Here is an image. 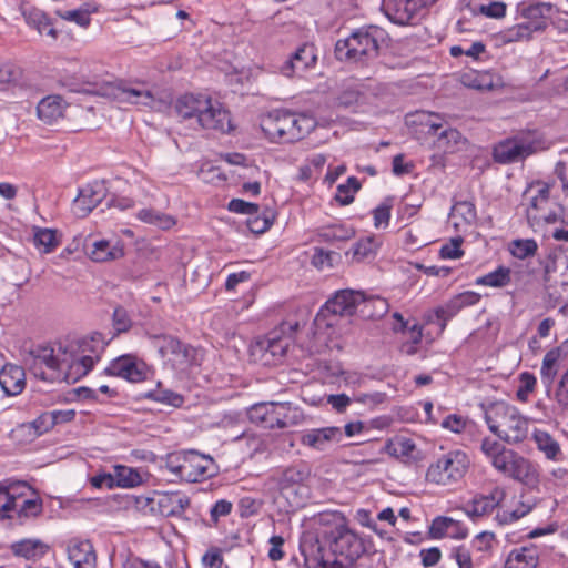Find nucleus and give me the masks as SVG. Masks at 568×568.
<instances>
[{
	"instance_id": "obj_31",
	"label": "nucleus",
	"mask_w": 568,
	"mask_h": 568,
	"mask_svg": "<svg viewBox=\"0 0 568 568\" xmlns=\"http://www.w3.org/2000/svg\"><path fill=\"white\" fill-rule=\"evenodd\" d=\"M449 220L458 231L471 226L477 220L475 204L470 201L456 202L450 210Z\"/></svg>"
},
{
	"instance_id": "obj_46",
	"label": "nucleus",
	"mask_w": 568,
	"mask_h": 568,
	"mask_svg": "<svg viewBox=\"0 0 568 568\" xmlns=\"http://www.w3.org/2000/svg\"><path fill=\"white\" fill-rule=\"evenodd\" d=\"M354 232L352 229L345 227L343 225H331L324 227L320 232V236L326 242H343L352 239Z\"/></svg>"
},
{
	"instance_id": "obj_2",
	"label": "nucleus",
	"mask_w": 568,
	"mask_h": 568,
	"mask_svg": "<svg viewBox=\"0 0 568 568\" xmlns=\"http://www.w3.org/2000/svg\"><path fill=\"white\" fill-rule=\"evenodd\" d=\"M178 116L194 129L227 133L232 130L230 112L203 94H184L174 104Z\"/></svg>"
},
{
	"instance_id": "obj_39",
	"label": "nucleus",
	"mask_w": 568,
	"mask_h": 568,
	"mask_svg": "<svg viewBox=\"0 0 568 568\" xmlns=\"http://www.w3.org/2000/svg\"><path fill=\"white\" fill-rule=\"evenodd\" d=\"M33 243L37 248L44 253H51L60 244L55 230L38 229L33 236Z\"/></svg>"
},
{
	"instance_id": "obj_3",
	"label": "nucleus",
	"mask_w": 568,
	"mask_h": 568,
	"mask_svg": "<svg viewBox=\"0 0 568 568\" xmlns=\"http://www.w3.org/2000/svg\"><path fill=\"white\" fill-rule=\"evenodd\" d=\"M369 306L376 308L379 316L387 311V303L384 298H365L361 292L352 290L338 291L332 298H329L315 317V325L317 328L334 327L338 324L339 318L349 317L361 308L362 313Z\"/></svg>"
},
{
	"instance_id": "obj_22",
	"label": "nucleus",
	"mask_w": 568,
	"mask_h": 568,
	"mask_svg": "<svg viewBox=\"0 0 568 568\" xmlns=\"http://www.w3.org/2000/svg\"><path fill=\"white\" fill-rule=\"evenodd\" d=\"M106 189L103 182L95 181L82 187L74 200L73 211L80 216H87L104 199Z\"/></svg>"
},
{
	"instance_id": "obj_11",
	"label": "nucleus",
	"mask_w": 568,
	"mask_h": 568,
	"mask_svg": "<svg viewBox=\"0 0 568 568\" xmlns=\"http://www.w3.org/2000/svg\"><path fill=\"white\" fill-rule=\"evenodd\" d=\"M491 466L505 477L511 478L527 487L535 488L540 483L537 465L517 452L506 448L494 459Z\"/></svg>"
},
{
	"instance_id": "obj_12",
	"label": "nucleus",
	"mask_w": 568,
	"mask_h": 568,
	"mask_svg": "<svg viewBox=\"0 0 568 568\" xmlns=\"http://www.w3.org/2000/svg\"><path fill=\"white\" fill-rule=\"evenodd\" d=\"M335 556L333 562L323 560V568H349L365 552L363 540L347 526L325 545Z\"/></svg>"
},
{
	"instance_id": "obj_38",
	"label": "nucleus",
	"mask_w": 568,
	"mask_h": 568,
	"mask_svg": "<svg viewBox=\"0 0 568 568\" xmlns=\"http://www.w3.org/2000/svg\"><path fill=\"white\" fill-rule=\"evenodd\" d=\"M511 281V271L508 267L499 266L494 272H490L476 280L477 285L490 287H505Z\"/></svg>"
},
{
	"instance_id": "obj_20",
	"label": "nucleus",
	"mask_w": 568,
	"mask_h": 568,
	"mask_svg": "<svg viewBox=\"0 0 568 568\" xmlns=\"http://www.w3.org/2000/svg\"><path fill=\"white\" fill-rule=\"evenodd\" d=\"M41 513L42 500L40 498L24 499L21 505H16L6 494V489H0V516L2 518H13L16 515L19 519H30L38 517Z\"/></svg>"
},
{
	"instance_id": "obj_49",
	"label": "nucleus",
	"mask_w": 568,
	"mask_h": 568,
	"mask_svg": "<svg viewBox=\"0 0 568 568\" xmlns=\"http://www.w3.org/2000/svg\"><path fill=\"white\" fill-rule=\"evenodd\" d=\"M274 221L273 212H265L262 216L255 214L251 215L247 220V227L252 233L262 234L267 231Z\"/></svg>"
},
{
	"instance_id": "obj_15",
	"label": "nucleus",
	"mask_w": 568,
	"mask_h": 568,
	"mask_svg": "<svg viewBox=\"0 0 568 568\" xmlns=\"http://www.w3.org/2000/svg\"><path fill=\"white\" fill-rule=\"evenodd\" d=\"M310 476L306 467L291 466L284 469L277 478H274L280 494L291 508L302 507L307 498V487L304 485Z\"/></svg>"
},
{
	"instance_id": "obj_4",
	"label": "nucleus",
	"mask_w": 568,
	"mask_h": 568,
	"mask_svg": "<svg viewBox=\"0 0 568 568\" xmlns=\"http://www.w3.org/2000/svg\"><path fill=\"white\" fill-rule=\"evenodd\" d=\"M386 38V31L376 26L358 29L336 42V58L341 61L367 64L378 57L381 44Z\"/></svg>"
},
{
	"instance_id": "obj_35",
	"label": "nucleus",
	"mask_w": 568,
	"mask_h": 568,
	"mask_svg": "<svg viewBox=\"0 0 568 568\" xmlns=\"http://www.w3.org/2000/svg\"><path fill=\"white\" fill-rule=\"evenodd\" d=\"M479 300V294L475 292H464L457 295L454 300H452L450 303L446 306V308L437 310V317L446 321L453 317L463 307L477 304Z\"/></svg>"
},
{
	"instance_id": "obj_25",
	"label": "nucleus",
	"mask_w": 568,
	"mask_h": 568,
	"mask_svg": "<svg viewBox=\"0 0 568 568\" xmlns=\"http://www.w3.org/2000/svg\"><path fill=\"white\" fill-rule=\"evenodd\" d=\"M67 552L74 568H95L97 566V555L89 540L71 539Z\"/></svg>"
},
{
	"instance_id": "obj_33",
	"label": "nucleus",
	"mask_w": 568,
	"mask_h": 568,
	"mask_svg": "<svg viewBox=\"0 0 568 568\" xmlns=\"http://www.w3.org/2000/svg\"><path fill=\"white\" fill-rule=\"evenodd\" d=\"M532 438L538 450L541 452L548 460L559 462L562 459L561 447L549 433L535 429Z\"/></svg>"
},
{
	"instance_id": "obj_57",
	"label": "nucleus",
	"mask_w": 568,
	"mask_h": 568,
	"mask_svg": "<svg viewBox=\"0 0 568 568\" xmlns=\"http://www.w3.org/2000/svg\"><path fill=\"white\" fill-rule=\"evenodd\" d=\"M392 203L389 200L384 201L374 211V225L375 227L387 226L390 219Z\"/></svg>"
},
{
	"instance_id": "obj_27",
	"label": "nucleus",
	"mask_w": 568,
	"mask_h": 568,
	"mask_svg": "<svg viewBox=\"0 0 568 568\" xmlns=\"http://www.w3.org/2000/svg\"><path fill=\"white\" fill-rule=\"evenodd\" d=\"M316 62V55L312 45L304 44L281 68L286 77L301 74L312 68Z\"/></svg>"
},
{
	"instance_id": "obj_61",
	"label": "nucleus",
	"mask_w": 568,
	"mask_h": 568,
	"mask_svg": "<svg viewBox=\"0 0 568 568\" xmlns=\"http://www.w3.org/2000/svg\"><path fill=\"white\" fill-rule=\"evenodd\" d=\"M227 209L231 212L240 213V214H247V215H255L258 213V205L246 202L241 199H233L229 202Z\"/></svg>"
},
{
	"instance_id": "obj_16",
	"label": "nucleus",
	"mask_w": 568,
	"mask_h": 568,
	"mask_svg": "<svg viewBox=\"0 0 568 568\" xmlns=\"http://www.w3.org/2000/svg\"><path fill=\"white\" fill-rule=\"evenodd\" d=\"M170 469L181 478L197 483L213 477L217 473V467L210 456L190 450L184 453L182 462L178 465L169 464Z\"/></svg>"
},
{
	"instance_id": "obj_1",
	"label": "nucleus",
	"mask_w": 568,
	"mask_h": 568,
	"mask_svg": "<svg viewBox=\"0 0 568 568\" xmlns=\"http://www.w3.org/2000/svg\"><path fill=\"white\" fill-rule=\"evenodd\" d=\"M60 84L71 92H82L112 99L119 103L152 106L154 97L152 92L142 85H125L106 82L97 75H89L83 69L79 74L62 75Z\"/></svg>"
},
{
	"instance_id": "obj_34",
	"label": "nucleus",
	"mask_w": 568,
	"mask_h": 568,
	"mask_svg": "<svg viewBox=\"0 0 568 568\" xmlns=\"http://www.w3.org/2000/svg\"><path fill=\"white\" fill-rule=\"evenodd\" d=\"M538 560L537 548L521 547L510 551L506 560V568H537Z\"/></svg>"
},
{
	"instance_id": "obj_58",
	"label": "nucleus",
	"mask_w": 568,
	"mask_h": 568,
	"mask_svg": "<svg viewBox=\"0 0 568 568\" xmlns=\"http://www.w3.org/2000/svg\"><path fill=\"white\" fill-rule=\"evenodd\" d=\"M262 508V501L253 497H243L239 503V510L241 517H251L256 515Z\"/></svg>"
},
{
	"instance_id": "obj_54",
	"label": "nucleus",
	"mask_w": 568,
	"mask_h": 568,
	"mask_svg": "<svg viewBox=\"0 0 568 568\" xmlns=\"http://www.w3.org/2000/svg\"><path fill=\"white\" fill-rule=\"evenodd\" d=\"M39 547H41L40 541L27 539L13 544L11 548L14 555L29 559L37 555Z\"/></svg>"
},
{
	"instance_id": "obj_19",
	"label": "nucleus",
	"mask_w": 568,
	"mask_h": 568,
	"mask_svg": "<svg viewBox=\"0 0 568 568\" xmlns=\"http://www.w3.org/2000/svg\"><path fill=\"white\" fill-rule=\"evenodd\" d=\"M506 491L496 486L488 494H476L463 506L465 514L471 519L490 515L505 499Z\"/></svg>"
},
{
	"instance_id": "obj_50",
	"label": "nucleus",
	"mask_w": 568,
	"mask_h": 568,
	"mask_svg": "<svg viewBox=\"0 0 568 568\" xmlns=\"http://www.w3.org/2000/svg\"><path fill=\"white\" fill-rule=\"evenodd\" d=\"M149 397L155 402L170 405L173 407H181L184 403V398L182 395L169 389L153 390L149 394Z\"/></svg>"
},
{
	"instance_id": "obj_30",
	"label": "nucleus",
	"mask_w": 568,
	"mask_h": 568,
	"mask_svg": "<svg viewBox=\"0 0 568 568\" xmlns=\"http://www.w3.org/2000/svg\"><path fill=\"white\" fill-rule=\"evenodd\" d=\"M407 123L416 126V133L437 134L444 126V119L438 113L417 111L407 116Z\"/></svg>"
},
{
	"instance_id": "obj_7",
	"label": "nucleus",
	"mask_w": 568,
	"mask_h": 568,
	"mask_svg": "<svg viewBox=\"0 0 568 568\" xmlns=\"http://www.w3.org/2000/svg\"><path fill=\"white\" fill-rule=\"evenodd\" d=\"M62 343L58 348L52 346H37L30 349L23 357V365L34 377L44 382H67L69 358L64 354Z\"/></svg>"
},
{
	"instance_id": "obj_24",
	"label": "nucleus",
	"mask_w": 568,
	"mask_h": 568,
	"mask_svg": "<svg viewBox=\"0 0 568 568\" xmlns=\"http://www.w3.org/2000/svg\"><path fill=\"white\" fill-rule=\"evenodd\" d=\"M424 8L417 0H387L384 2L385 14L397 24L409 23Z\"/></svg>"
},
{
	"instance_id": "obj_59",
	"label": "nucleus",
	"mask_w": 568,
	"mask_h": 568,
	"mask_svg": "<svg viewBox=\"0 0 568 568\" xmlns=\"http://www.w3.org/2000/svg\"><path fill=\"white\" fill-rule=\"evenodd\" d=\"M408 336L409 344L406 345L405 352L408 355H413L416 353L415 345L419 344L423 337V328L419 324L415 323L412 326H407L405 332Z\"/></svg>"
},
{
	"instance_id": "obj_23",
	"label": "nucleus",
	"mask_w": 568,
	"mask_h": 568,
	"mask_svg": "<svg viewBox=\"0 0 568 568\" xmlns=\"http://www.w3.org/2000/svg\"><path fill=\"white\" fill-rule=\"evenodd\" d=\"M155 515L181 517L190 506V498L180 491L155 494Z\"/></svg>"
},
{
	"instance_id": "obj_10",
	"label": "nucleus",
	"mask_w": 568,
	"mask_h": 568,
	"mask_svg": "<svg viewBox=\"0 0 568 568\" xmlns=\"http://www.w3.org/2000/svg\"><path fill=\"white\" fill-rule=\"evenodd\" d=\"M247 417L265 429H283L297 425L302 419V413L290 403L262 402L248 408Z\"/></svg>"
},
{
	"instance_id": "obj_62",
	"label": "nucleus",
	"mask_w": 568,
	"mask_h": 568,
	"mask_svg": "<svg viewBox=\"0 0 568 568\" xmlns=\"http://www.w3.org/2000/svg\"><path fill=\"white\" fill-rule=\"evenodd\" d=\"M463 240L460 237L452 239L449 243H446L442 246L439 254L443 258H459L463 256L464 252L462 251Z\"/></svg>"
},
{
	"instance_id": "obj_14",
	"label": "nucleus",
	"mask_w": 568,
	"mask_h": 568,
	"mask_svg": "<svg viewBox=\"0 0 568 568\" xmlns=\"http://www.w3.org/2000/svg\"><path fill=\"white\" fill-rule=\"evenodd\" d=\"M469 466L467 455L460 450H452L430 464L426 471V480L437 485H452L459 481Z\"/></svg>"
},
{
	"instance_id": "obj_45",
	"label": "nucleus",
	"mask_w": 568,
	"mask_h": 568,
	"mask_svg": "<svg viewBox=\"0 0 568 568\" xmlns=\"http://www.w3.org/2000/svg\"><path fill=\"white\" fill-rule=\"evenodd\" d=\"M558 353L556 351H549L546 353L541 364V379L545 384L551 385L557 374V362Z\"/></svg>"
},
{
	"instance_id": "obj_43",
	"label": "nucleus",
	"mask_w": 568,
	"mask_h": 568,
	"mask_svg": "<svg viewBox=\"0 0 568 568\" xmlns=\"http://www.w3.org/2000/svg\"><path fill=\"white\" fill-rule=\"evenodd\" d=\"M361 189V184L355 176H349L344 184L337 186L335 200L341 205H348L354 201V194Z\"/></svg>"
},
{
	"instance_id": "obj_37",
	"label": "nucleus",
	"mask_w": 568,
	"mask_h": 568,
	"mask_svg": "<svg viewBox=\"0 0 568 568\" xmlns=\"http://www.w3.org/2000/svg\"><path fill=\"white\" fill-rule=\"evenodd\" d=\"M113 485L119 487L130 488L142 484V476L140 473L131 467L118 465L114 467Z\"/></svg>"
},
{
	"instance_id": "obj_64",
	"label": "nucleus",
	"mask_w": 568,
	"mask_h": 568,
	"mask_svg": "<svg viewBox=\"0 0 568 568\" xmlns=\"http://www.w3.org/2000/svg\"><path fill=\"white\" fill-rule=\"evenodd\" d=\"M452 557L456 560L458 568H474L471 554L466 547L459 546L455 548Z\"/></svg>"
},
{
	"instance_id": "obj_51",
	"label": "nucleus",
	"mask_w": 568,
	"mask_h": 568,
	"mask_svg": "<svg viewBox=\"0 0 568 568\" xmlns=\"http://www.w3.org/2000/svg\"><path fill=\"white\" fill-rule=\"evenodd\" d=\"M265 354L274 358H282L288 348V341L278 336L268 337L263 345Z\"/></svg>"
},
{
	"instance_id": "obj_41",
	"label": "nucleus",
	"mask_w": 568,
	"mask_h": 568,
	"mask_svg": "<svg viewBox=\"0 0 568 568\" xmlns=\"http://www.w3.org/2000/svg\"><path fill=\"white\" fill-rule=\"evenodd\" d=\"M436 146L444 152H454L463 143L462 133L453 128L444 129L437 136Z\"/></svg>"
},
{
	"instance_id": "obj_53",
	"label": "nucleus",
	"mask_w": 568,
	"mask_h": 568,
	"mask_svg": "<svg viewBox=\"0 0 568 568\" xmlns=\"http://www.w3.org/2000/svg\"><path fill=\"white\" fill-rule=\"evenodd\" d=\"M112 324L116 334L125 333L131 328L132 321L125 308L119 306L114 310Z\"/></svg>"
},
{
	"instance_id": "obj_60",
	"label": "nucleus",
	"mask_w": 568,
	"mask_h": 568,
	"mask_svg": "<svg viewBox=\"0 0 568 568\" xmlns=\"http://www.w3.org/2000/svg\"><path fill=\"white\" fill-rule=\"evenodd\" d=\"M506 447L497 440L491 438H484L480 443V450L490 460V464L496 459Z\"/></svg>"
},
{
	"instance_id": "obj_6",
	"label": "nucleus",
	"mask_w": 568,
	"mask_h": 568,
	"mask_svg": "<svg viewBox=\"0 0 568 568\" xmlns=\"http://www.w3.org/2000/svg\"><path fill=\"white\" fill-rule=\"evenodd\" d=\"M551 142L537 130H524L508 136L493 148V159L499 164L518 163L527 158L546 151Z\"/></svg>"
},
{
	"instance_id": "obj_42",
	"label": "nucleus",
	"mask_w": 568,
	"mask_h": 568,
	"mask_svg": "<svg viewBox=\"0 0 568 568\" xmlns=\"http://www.w3.org/2000/svg\"><path fill=\"white\" fill-rule=\"evenodd\" d=\"M534 33L526 22H521L504 30L501 38L506 43L529 41Z\"/></svg>"
},
{
	"instance_id": "obj_5",
	"label": "nucleus",
	"mask_w": 568,
	"mask_h": 568,
	"mask_svg": "<svg viewBox=\"0 0 568 568\" xmlns=\"http://www.w3.org/2000/svg\"><path fill=\"white\" fill-rule=\"evenodd\" d=\"M485 420L489 430L509 445L523 443L528 437V418L504 402L490 405L485 412Z\"/></svg>"
},
{
	"instance_id": "obj_32",
	"label": "nucleus",
	"mask_w": 568,
	"mask_h": 568,
	"mask_svg": "<svg viewBox=\"0 0 568 568\" xmlns=\"http://www.w3.org/2000/svg\"><path fill=\"white\" fill-rule=\"evenodd\" d=\"M88 255L94 262H109L121 258L124 251L119 242L112 243L108 240H100L92 243Z\"/></svg>"
},
{
	"instance_id": "obj_52",
	"label": "nucleus",
	"mask_w": 568,
	"mask_h": 568,
	"mask_svg": "<svg viewBox=\"0 0 568 568\" xmlns=\"http://www.w3.org/2000/svg\"><path fill=\"white\" fill-rule=\"evenodd\" d=\"M91 12L88 9H74L59 12V16L65 21H72L80 27H88L91 22Z\"/></svg>"
},
{
	"instance_id": "obj_44",
	"label": "nucleus",
	"mask_w": 568,
	"mask_h": 568,
	"mask_svg": "<svg viewBox=\"0 0 568 568\" xmlns=\"http://www.w3.org/2000/svg\"><path fill=\"white\" fill-rule=\"evenodd\" d=\"M0 489H6L13 504L21 505L22 500L27 499L26 495L30 487L23 481L2 480Z\"/></svg>"
},
{
	"instance_id": "obj_47",
	"label": "nucleus",
	"mask_w": 568,
	"mask_h": 568,
	"mask_svg": "<svg viewBox=\"0 0 568 568\" xmlns=\"http://www.w3.org/2000/svg\"><path fill=\"white\" fill-rule=\"evenodd\" d=\"M532 507H534V505L530 503H527V504L520 503L513 511H503V513L498 511L496 514L495 519L500 525L510 524V523H514V521L523 518L527 514H529L531 511Z\"/></svg>"
},
{
	"instance_id": "obj_9",
	"label": "nucleus",
	"mask_w": 568,
	"mask_h": 568,
	"mask_svg": "<svg viewBox=\"0 0 568 568\" xmlns=\"http://www.w3.org/2000/svg\"><path fill=\"white\" fill-rule=\"evenodd\" d=\"M105 345L106 343L101 333H94L77 342L63 344L65 347L64 354L69 358L67 383H75L85 376L92 369L95 362L100 359Z\"/></svg>"
},
{
	"instance_id": "obj_17",
	"label": "nucleus",
	"mask_w": 568,
	"mask_h": 568,
	"mask_svg": "<svg viewBox=\"0 0 568 568\" xmlns=\"http://www.w3.org/2000/svg\"><path fill=\"white\" fill-rule=\"evenodd\" d=\"M104 373L109 376L124 378L131 383H139L146 378L148 366L136 356L125 354L114 358L104 369Z\"/></svg>"
},
{
	"instance_id": "obj_28",
	"label": "nucleus",
	"mask_w": 568,
	"mask_h": 568,
	"mask_svg": "<svg viewBox=\"0 0 568 568\" xmlns=\"http://www.w3.org/2000/svg\"><path fill=\"white\" fill-rule=\"evenodd\" d=\"M0 386L10 396L20 394L26 386L24 368L13 364H7L0 371Z\"/></svg>"
},
{
	"instance_id": "obj_55",
	"label": "nucleus",
	"mask_w": 568,
	"mask_h": 568,
	"mask_svg": "<svg viewBox=\"0 0 568 568\" xmlns=\"http://www.w3.org/2000/svg\"><path fill=\"white\" fill-rule=\"evenodd\" d=\"M519 381L520 386L517 389L516 396L519 400L526 402L528 395L535 389L537 379L532 374L525 372L520 374Z\"/></svg>"
},
{
	"instance_id": "obj_48",
	"label": "nucleus",
	"mask_w": 568,
	"mask_h": 568,
	"mask_svg": "<svg viewBox=\"0 0 568 568\" xmlns=\"http://www.w3.org/2000/svg\"><path fill=\"white\" fill-rule=\"evenodd\" d=\"M545 272H561V276L568 277V255L564 252L550 254L545 265Z\"/></svg>"
},
{
	"instance_id": "obj_29",
	"label": "nucleus",
	"mask_w": 568,
	"mask_h": 568,
	"mask_svg": "<svg viewBox=\"0 0 568 568\" xmlns=\"http://www.w3.org/2000/svg\"><path fill=\"white\" fill-rule=\"evenodd\" d=\"M67 102L61 95L52 94L43 98L37 106V113L41 121L53 124L64 116Z\"/></svg>"
},
{
	"instance_id": "obj_8",
	"label": "nucleus",
	"mask_w": 568,
	"mask_h": 568,
	"mask_svg": "<svg viewBox=\"0 0 568 568\" xmlns=\"http://www.w3.org/2000/svg\"><path fill=\"white\" fill-rule=\"evenodd\" d=\"M261 129L273 142L301 140L313 128V121L286 110H273L261 119Z\"/></svg>"
},
{
	"instance_id": "obj_56",
	"label": "nucleus",
	"mask_w": 568,
	"mask_h": 568,
	"mask_svg": "<svg viewBox=\"0 0 568 568\" xmlns=\"http://www.w3.org/2000/svg\"><path fill=\"white\" fill-rule=\"evenodd\" d=\"M457 525V521L452 518L437 517L433 520L429 532L433 538H442L448 532L449 528Z\"/></svg>"
},
{
	"instance_id": "obj_26",
	"label": "nucleus",
	"mask_w": 568,
	"mask_h": 568,
	"mask_svg": "<svg viewBox=\"0 0 568 568\" xmlns=\"http://www.w3.org/2000/svg\"><path fill=\"white\" fill-rule=\"evenodd\" d=\"M317 541L326 545L337 531L346 527L345 518L339 513H321L314 518Z\"/></svg>"
},
{
	"instance_id": "obj_18",
	"label": "nucleus",
	"mask_w": 568,
	"mask_h": 568,
	"mask_svg": "<svg viewBox=\"0 0 568 568\" xmlns=\"http://www.w3.org/2000/svg\"><path fill=\"white\" fill-rule=\"evenodd\" d=\"M551 11L552 4L550 2L523 1L516 6V18L526 20V23L535 33H540L547 29Z\"/></svg>"
},
{
	"instance_id": "obj_36",
	"label": "nucleus",
	"mask_w": 568,
	"mask_h": 568,
	"mask_svg": "<svg viewBox=\"0 0 568 568\" xmlns=\"http://www.w3.org/2000/svg\"><path fill=\"white\" fill-rule=\"evenodd\" d=\"M138 219L144 223L158 226L161 230H170L176 224L174 216L154 209H142L138 212Z\"/></svg>"
},
{
	"instance_id": "obj_21",
	"label": "nucleus",
	"mask_w": 568,
	"mask_h": 568,
	"mask_svg": "<svg viewBox=\"0 0 568 568\" xmlns=\"http://www.w3.org/2000/svg\"><path fill=\"white\" fill-rule=\"evenodd\" d=\"M343 439V432L339 427L329 426L313 428L301 434L300 442L311 449L325 452Z\"/></svg>"
},
{
	"instance_id": "obj_13",
	"label": "nucleus",
	"mask_w": 568,
	"mask_h": 568,
	"mask_svg": "<svg viewBox=\"0 0 568 568\" xmlns=\"http://www.w3.org/2000/svg\"><path fill=\"white\" fill-rule=\"evenodd\" d=\"M148 336L161 358L171 368L184 371L193 364L195 349L191 345L169 334H148Z\"/></svg>"
},
{
	"instance_id": "obj_40",
	"label": "nucleus",
	"mask_w": 568,
	"mask_h": 568,
	"mask_svg": "<svg viewBox=\"0 0 568 568\" xmlns=\"http://www.w3.org/2000/svg\"><path fill=\"white\" fill-rule=\"evenodd\" d=\"M508 250L514 257L526 260L536 254L538 245L532 239H517L509 243Z\"/></svg>"
},
{
	"instance_id": "obj_63",
	"label": "nucleus",
	"mask_w": 568,
	"mask_h": 568,
	"mask_svg": "<svg viewBox=\"0 0 568 568\" xmlns=\"http://www.w3.org/2000/svg\"><path fill=\"white\" fill-rule=\"evenodd\" d=\"M362 97L359 85L352 83L344 88L338 97V101L342 105L349 106L356 103Z\"/></svg>"
}]
</instances>
